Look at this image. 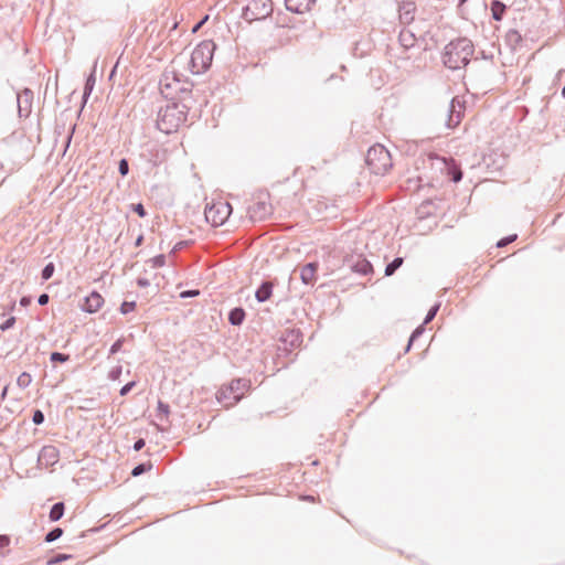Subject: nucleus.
<instances>
[{"instance_id":"39","label":"nucleus","mask_w":565,"mask_h":565,"mask_svg":"<svg viewBox=\"0 0 565 565\" xmlns=\"http://www.w3.org/2000/svg\"><path fill=\"white\" fill-rule=\"evenodd\" d=\"M124 341H125V340H124L122 338H120V339L116 340V341L111 344V347H110V349H109V355H114V354H116L117 352H119V351L121 350V348H122Z\"/></svg>"},{"instance_id":"22","label":"nucleus","mask_w":565,"mask_h":565,"mask_svg":"<svg viewBox=\"0 0 565 565\" xmlns=\"http://www.w3.org/2000/svg\"><path fill=\"white\" fill-rule=\"evenodd\" d=\"M507 6L500 0H492L491 2V14L493 20L501 21L507 11Z\"/></svg>"},{"instance_id":"35","label":"nucleus","mask_w":565,"mask_h":565,"mask_svg":"<svg viewBox=\"0 0 565 565\" xmlns=\"http://www.w3.org/2000/svg\"><path fill=\"white\" fill-rule=\"evenodd\" d=\"M151 468V465L139 463L131 470V476L139 477Z\"/></svg>"},{"instance_id":"30","label":"nucleus","mask_w":565,"mask_h":565,"mask_svg":"<svg viewBox=\"0 0 565 565\" xmlns=\"http://www.w3.org/2000/svg\"><path fill=\"white\" fill-rule=\"evenodd\" d=\"M152 268H160L166 265V256L163 254L157 255L148 260Z\"/></svg>"},{"instance_id":"5","label":"nucleus","mask_w":565,"mask_h":565,"mask_svg":"<svg viewBox=\"0 0 565 565\" xmlns=\"http://www.w3.org/2000/svg\"><path fill=\"white\" fill-rule=\"evenodd\" d=\"M215 49L216 44L212 40H204L195 46L191 54L193 74H201L210 67Z\"/></svg>"},{"instance_id":"23","label":"nucleus","mask_w":565,"mask_h":565,"mask_svg":"<svg viewBox=\"0 0 565 565\" xmlns=\"http://www.w3.org/2000/svg\"><path fill=\"white\" fill-rule=\"evenodd\" d=\"M245 319V310L241 307L233 308L228 313V321L232 326H241Z\"/></svg>"},{"instance_id":"31","label":"nucleus","mask_w":565,"mask_h":565,"mask_svg":"<svg viewBox=\"0 0 565 565\" xmlns=\"http://www.w3.org/2000/svg\"><path fill=\"white\" fill-rule=\"evenodd\" d=\"M55 271V266L53 263H49L44 266L41 273V277L43 280H49Z\"/></svg>"},{"instance_id":"53","label":"nucleus","mask_w":565,"mask_h":565,"mask_svg":"<svg viewBox=\"0 0 565 565\" xmlns=\"http://www.w3.org/2000/svg\"><path fill=\"white\" fill-rule=\"evenodd\" d=\"M21 306H28L30 303V298L23 297L20 300Z\"/></svg>"},{"instance_id":"44","label":"nucleus","mask_w":565,"mask_h":565,"mask_svg":"<svg viewBox=\"0 0 565 565\" xmlns=\"http://www.w3.org/2000/svg\"><path fill=\"white\" fill-rule=\"evenodd\" d=\"M136 385V382L135 381H131V382H128L127 384H125L121 388H120V395L121 396H126Z\"/></svg>"},{"instance_id":"27","label":"nucleus","mask_w":565,"mask_h":565,"mask_svg":"<svg viewBox=\"0 0 565 565\" xmlns=\"http://www.w3.org/2000/svg\"><path fill=\"white\" fill-rule=\"evenodd\" d=\"M248 381L247 380H244V379H236V380H233L230 384V391L232 393H236V392H239L244 388H246L248 386Z\"/></svg>"},{"instance_id":"26","label":"nucleus","mask_w":565,"mask_h":565,"mask_svg":"<svg viewBox=\"0 0 565 565\" xmlns=\"http://www.w3.org/2000/svg\"><path fill=\"white\" fill-rule=\"evenodd\" d=\"M404 259L402 257L394 258L385 267V276H392L402 265Z\"/></svg>"},{"instance_id":"13","label":"nucleus","mask_w":565,"mask_h":565,"mask_svg":"<svg viewBox=\"0 0 565 565\" xmlns=\"http://www.w3.org/2000/svg\"><path fill=\"white\" fill-rule=\"evenodd\" d=\"M416 4L412 0H403L398 4V18L402 24L408 25L415 19Z\"/></svg>"},{"instance_id":"7","label":"nucleus","mask_w":565,"mask_h":565,"mask_svg":"<svg viewBox=\"0 0 565 565\" xmlns=\"http://www.w3.org/2000/svg\"><path fill=\"white\" fill-rule=\"evenodd\" d=\"M232 212V206L226 202L213 203L206 205L204 215L209 223L213 226H221L228 218Z\"/></svg>"},{"instance_id":"1","label":"nucleus","mask_w":565,"mask_h":565,"mask_svg":"<svg viewBox=\"0 0 565 565\" xmlns=\"http://www.w3.org/2000/svg\"><path fill=\"white\" fill-rule=\"evenodd\" d=\"M189 109L190 106L185 103V98L161 107L157 117L158 129L167 135L177 131L186 121Z\"/></svg>"},{"instance_id":"54","label":"nucleus","mask_w":565,"mask_h":565,"mask_svg":"<svg viewBox=\"0 0 565 565\" xmlns=\"http://www.w3.org/2000/svg\"><path fill=\"white\" fill-rule=\"evenodd\" d=\"M7 393H8V386H4L2 392H1V399L4 401L6 396H7Z\"/></svg>"},{"instance_id":"60","label":"nucleus","mask_w":565,"mask_h":565,"mask_svg":"<svg viewBox=\"0 0 565 565\" xmlns=\"http://www.w3.org/2000/svg\"><path fill=\"white\" fill-rule=\"evenodd\" d=\"M467 0H459V6H462Z\"/></svg>"},{"instance_id":"59","label":"nucleus","mask_w":565,"mask_h":565,"mask_svg":"<svg viewBox=\"0 0 565 565\" xmlns=\"http://www.w3.org/2000/svg\"><path fill=\"white\" fill-rule=\"evenodd\" d=\"M241 396H242V395H238V394H237V395H235V396H234L235 401H236V402H237V401H239V399H241Z\"/></svg>"},{"instance_id":"3","label":"nucleus","mask_w":565,"mask_h":565,"mask_svg":"<svg viewBox=\"0 0 565 565\" xmlns=\"http://www.w3.org/2000/svg\"><path fill=\"white\" fill-rule=\"evenodd\" d=\"M159 88L161 94L170 100L186 99L192 92V84L188 81H182L179 75L173 71H164L159 81Z\"/></svg>"},{"instance_id":"55","label":"nucleus","mask_w":565,"mask_h":565,"mask_svg":"<svg viewBox=\"0 0 565 565\" xmlns=\"http://www.w3.org/2000/svg\"><path fill=\"white\" fill-rule=\"evenodd\" d=\"M142 239L143 237L142 236H139L137 239H136V245L139 246L141 243H142Z\"/></svg>"},{"instance_id":"14","label":"nucleus","mask_w":565,"mask_h":565,"mask_svg":"<svg viewBox=\"0 0 565 565\" xmlns=\"http://www.w3.org/2000/svg\"><path fill=\"white\" fill-rule=\"evenodd\" d=\"M60 452L56 447L47 445L42 447L39 452L38 461L40 465L50 467L58 461Z\"/></svg>"},{"instance_id":"56","label":"nucleus","mask_w":565,"mask_h":565,"mask_svg":"<svg viewBox=\"0 0 565 565\" xmlns=\"http://www.w3.org/2000/svg\"><path fill=\"white\" fill-rule=\"evenodd\" d=\"M116 67H117V66H115V67L113 68L111 73H110V78L114 76V74H115V72H116Z\"/></svg>"},{"instance_id":"6","label":"nucleus","mask_w":565,"mask_h":565,"mask_svg":"<svg viewBox=\"0 0 565 565\" xmlns=\"http://www.w3.org/2000/svg\"><path fill=\"white\" fill-rule=\"evenodd\" d=\"M273 13L271 0H246L242 18L247 22L264 20Z\"/></svg>"},{"instance_id":"41","label":"nucleus","mask_w":565,"mask_h":565,"mask_svg":"<svg viewBox=\"0 0 565 565\" xmlns=\"http://www.w3.org/2000/svg\"><path fill=\"white\" fill-rule=\"evenodd\" d=\"M170 412V407L168 404L159 401L158 402V416H168Z\"/></svg>"},{"instance_id":"24","label":"nucleus","mask_w":565,"mask_h":565,"mask_svg":"<svg viewBox=\"0 0 565 565\" xmlns=\"http://www.w3.org/2000/svg\"><path fill=\"white\" fill-rule=\"evenodd\" d=\"M505 41L512 49H515L522 42V35L518 30L511 29L505 34Z\"/></svg>"},{"instance_id":"43","label":"nucleus","mask_w":565,"mask_h":565,"mask_svg":"<svg viewBox=\"0 0 565 565\" xmlns=\"http://www.w3.org/2000/svg\"><path fill=\"white\" fill-rule=\"evenodd\" d=\"M134 212H136L140 217H145L147 215V211L141 203H137L132 205Z\"/></svg>"},{"instance_id":"57","label":"nucleus","mask_w":565,"mask_h":565,"mask_svg":"<svg viewBox=\"0 0 565 565\" xmlns=\"http://www.w3.org/2000/svg\"><path fill=\"white\" fill-rule=\"evenodd\" d=\"M71 140H72V134L68 135V137H67V146L70 145Z\"/></svg>"},{"instance_id":"11","label":"nucleus","mask_w":565,"mask_h":565,"mask_svg":"<svg viewBox=\"0 0 565 565\" xmlns=\"http://www.w3.org/2000/svg\"><path fill=\"white\" fill-rule=\"evenodd\" d=\"M33 92L30 88H24L17 94L18 114L20 117H29L32 110Z\"/></svg>"},{"instance_id":"25","label":"nucleus","mask_w":565,"mask_h":565,"mask_svg":"<svg viewBox=\"0 0 565 565\" xmlns=\"http://www.w3.org/2000/svg\"><path fill=\"white\" fill-rule=\"evenodd\" d=\"M64 511H65V505L63 502L54 503L50 510V514H49L50 521H52V522L58 521L63 516Z\"/></svg>"},{"instance_id":"49","label":"nucleus","mask_w":565,"mask_h":565,"mask_svg":"<svg viewBox=\"0 0 565 565\" xmlns=\"http://www.w3.org/2000/svg\"><path fill=\"white\" fill-rule=\"evenodd\" d=\"M137 285L141 288H146V287L150 286V281H149V279H147L145 277H138Z\"/></svg>"},{"instance_id":"9","label":"nucleus","mask_w":565,"mask_h":565,"mask_svg":"<svg viewBox=\"0 0 565 565\" xmlns=\"http://www.w3.org/2000/svg\"><path fill=\"white\" fill-rule=\"evenodd\" d=\"M463 113L465 103L461 102L458 97H454L448 107V118L446 121V126L449 129L457 127L463 117Z\"/></svg>"},{"instance_id":"18","label":"nucleus","mask_w":565,"mask_h":565,"mask_svg":"<svg viewBox=\"0 0 565 565\" xmlns=\"http://www.w3.org/2000/svg\"><path fill=\"white\" fill-rule=\"evenodd\" d=\"M273 284L270 281H263L255 292L258 302L267 301L273 294Z\"/></svg>"},{"instance_id":"51","label":"nucleus","mask_w":565,"mask_h":565,"mask_svg":"<svg viewBox=\"0 0 565 565\" xmlns=\"http://www.w3.org/2000/svg\"><path fill=\"white\" fill-rule=\"evenodd\" d=\"M10 543V540L7 535H0V551L6 547Z\"/></svg>"},{"instance_id":"16","label":"nucleus","mask_w":565,"mask_h":565,"mask_svg":"<svg viewBox=\"0 0 565 565\" xmlns=\"http://www.w3.org/2000/svg\"><path fill=\"white\" fill-rule=\"evenodd\" d=\"M104 303V298L97 292L93 291L89 296L85 298L83 310L93 313L98 311Z\"/></svg>"},{"instance_id":"20","label":"nucleus","mask_w":565,"mask_h":565,"mask_svg":"<svg viewBox=\"0 0 565 565\" xmlns=\"http://www.w3.org/2000/svg\"><path fill=\"white\" fill-rule=\"evenodd\" d=\"M443 162L445 164V168L447 170V174L454 182H459L462 179V172L461 170L455 164L454 160L450 159V161H447L446 159H443Z\"/></svg>"},{"instance_id":"33","label":"nucleus","mask_w":565,"mask_h":565,"mask_svg":"<svg viewBox=\"0 0 565 565\" xmlns=\"http://www.w3.org/2000/svg\"><path fill=\"white\" fill-rule=\"evenodd\" d=\"M423 333H424V327H423V326H420V327L416 328V329L413 331V333H412V334H411V337H409L408 344H407V347H406V349H405V352H408V351H409V349H411V347H412L413 342H414L418 337H420Z\"/></svg>"},{"instance_id":"46","label":"nucleus","mask_w":565,"mask_h":565,"mask_svg":"<svg viewBox=\"0 0 565 565\" xmlns=\"http://www.w3.org/2000/svg\"><path fill=\"white\" fill-rule=\"evenodd\" d=\"M14 322H15V318H14V317H10L9 319H7V320H6V321L0 326V329H1L2 331H7V330H9L10 328H12V327H13Z\"/></svg>"},{"instance_id":"21","label":"nucleus","mask_w":565,"mask_h":565,"mask_svg":"<svg viewBox=\"0 0 565 565\" xmlns=\"http://www.w3.org/2000/svg\"><path fill=\"white\" fill-rule=\"evenodd\" d=\"M96 67H97V61H95L93 72L89 74V76L87 77V79L85 82L84 93H83V102L84 103H86L87 98L89 97V95L92 94V92L94 89L95 82H96V77H95Z\"/></svg>"},{"instance_id":"4","label":"nucleus","mask_w":565,"mask_h":565,"mask_svg":"<svg viewBox=\"0 0 565 565\" xmlns=\"http://www.w3.org/2000/svg\"><path fill=\"white\" fill-rule=\"evenodd\" d=\"M365 162L374 174L383 175L393 166L390 151L382 145L372 146L366 153Z\"/></svg>"},{"instance_id":"15","label":"nucleus","mask_w":565,"mask_h":565,"mask_svg":"<svg viewBox=\"0 0 565 565\" xmlns=\"http://www.w3.org/2000/svg\"><path fill=\"white\" fill-rule=\"evenodd\" d=\"M316 0H285L286 9L290 12L302 14L311 9Z\"/></svg>"},{"instance_id":"12","label":"nucleus","mask_w":565,"mask_h":565,"mask_svg":"<svg viewBox=\"0 0 565 565\" xmlns=\"http://www.w3.org/2000/svg\"><path fill=\"white\" fill-rule=\"evenodd\" d=\"M348 266L352 271L362 276H367L373 273L372 264L362 255L352 256L348 259Z\"/></svg>"},{"instance_id":"50","label":"nucleus","mask_w":565,"mask_h":565,"mask_svg":"<svg viewBox=\"0 0 565 565\" xmlns=\"http://www.w3.org/2000/svg\"><path fill=\"white\" fill-rule=\"evenodd\" d=\"M50 300V297L47 294H41L38 298V302L40 306H45Z\"/></svg>"},{"instance_id":"45","label":"nucleus","mask_w":565,"mask_h":565,"mask_svg":"<svg viewBox=\"0 0 565 565\" xmlns=\"http://www.w3.org/2000/svg\"><path fill=\"white\" fill-rule=\"evenodd\" d=\"M200 294L199 290L196 289H191V290H184L180 294V297L182 299H185V298H192V297H196L198 295Z\"/></svg>"},{"instance_id":"32","label":"nucleus","mask_w":565,"mask_h":565,"mask_svg":"<svg viewBox=\"0 0 565 565\" xmlns=\"http://www.w3.org/2000/svg\"><path fill=\"white\" fill-rule=\"evenodd\" d=\"M50 360L53 363H64L70 360V355L61 352H52Z\"/></svg>"},{"instance_id":"19","label":"nucleus","mask_w":565,"mask_h":565,"mask_svg":"<svg viewBox=\"0 0 565 565\" xmlns=\"http://www.w3.org/2000/svg\"><path fill=\"white\" fill-rule=\"evenodd\" d=\"M398 42L405 50L413 47L416 44V38L409 30L403 29L398 35Z\"/></svg>"},{"instance_id":"48","label":"nucleus","mask_w":565,"mask_h":565,"mask_svg":"<svg viewBox=\"0 0 565 565\" xmlns=\"http://www.w3.org/2000/svg\"><path fill=\"white\" fill-rule=\"evenodd\" d=\"M145 445H146L145 439L139 438V439H137V440L135 441V444H134V450H136V451H140V450L145 447Z\"/></svg>"},{"instance_id":"2","label":"nucleus","mask_w":565,"mask_h":565,"mask_svg":"<svg viewBox=\"0 0 565 565\" xmlns=\"http://www.w3.org/2000/svg\"><path fill=\"white\" fill-rule=\"evenodd\" d=\"M475 52L472 42L467 38H460L449 42L444 50V65L450 70L465 67Z\"/></svg>"},{"instance_id":"28","label":"nucleus","mask_w":565,"mask_h":565,"mask_svg":"<svg viewBox=\"0 0 565 565\" xmlns=\"http://www.w3.org/2000/svg\"><path fill=\"white\" fill-rule=\"evenodd\" d=\"M32 382V377L28 372H22L17 380V384L20 388H26Z\"/></svg>"},{"instance_id":"29","label":"nucleus","mask_w":565,"mask_h":565,"mask_svg":"<svg viewBox=\"0 0 565 565\" xmlns=\"http://www.w3.org/2000/svg\"><path fill=\"white\" fill-rule=\"evenodd\" d=\"M63 535V530L61 527H54L46 535H45V542L52 543L60 539Z\"/></svg>"},{"instance_id":"58","label":"nucleus","mask_w":565,"mask_h":565,"mask_svg":"<svg viewBox=\"0 0 565 565\" xmlns=\"http://www.w3.org/2000/svg\"><path fill=\"white\" fill-rule=\"evenodd\" d=\"M562 96L565 98V84L564 87L562 88Z\"/></svg>"},{"instance_id":"17","label":"nucleus","mask_w":565,"mask_h":565,"mask_svg":"<svg viewBox=\"0 0 565 565\" xmlns=\"http://www.w3.org/2000/svg\"><path fill=\"white\" fill-rule=\"evenodd\" d=\"M318 263H308L300 269V279L306 285H312L316 281Z\"/></svg>"},{"instance_id":"38","label":"nucleus","mask_w":565,"mask_h":565,"mask_svg":"<svg viewBox=\"0 0 565 565\" xmlns=\"http://www.w3.org/2000/svg\"><path fill=\"white\" fill-rule=\"evenodd\" d=\"M516 238H518V235H516V234H512V235H509V236H507V237H503V238H501V239L497 243V247H499V248L505 247V246H507V245H509L510 243L514 242Z\"/></svg>"},{"instance_id":"36","label":"nucleus","mask_w":565,"mask_h":565,"mask_svg":"<svg viewBox=\"0 0 565 565\" xmlns=\"http://www.w3.org/2000/svg\"><path fill=\"white\" fill-rule=\"evenodd\" d=\"M136 309V301H124L120 306V312L127 315Z\"/></svg>"},{"instance_id":"10","label":"nucleus","mask_w":565,"mask_h":565,"mask_svg":"<svg viewBox=\"0 0 565 565\" xmlns=\"http://www.w3.org/2000/svg\"><path fill=\"white\" fill-rule=\"evenodd\" d=\"M273 213V206L266 200H257L248 207V214L250 218L256 221H263Z\"/></svg>"},{"instance_id":"52","label":"nucleus","mask_w":565,"mask_h":565,"mask_svg":"<svg viewBox=\"0 0 565 565\" xmlns=\"http://www.w3.org/2000/svg\"><path fill=\"white\" fill-rule=\"evenodd\" d=\"M207 19H209V15H205L200 22H198L193 26V32H196L206 22Z\"/></svg>"},{"instance_id":"37","label":"nucleus","mask_w":565,"mask_h":565,"mask_svg":"<svg viewBox=\"0 0 565 565\" xmlns=\"http://www.w3.org/2000/svg\"><path fill=\"white\" fill-rule=\"evenodd\" d=\"M118 171L122 177H126L129 173V163L127 159H120L118 163Z\"/></svg>"},{"instance_id":"40","label":"nucleus","mask_w":565,"mask_h":565,"mask_svg":"<svg viewBox=\"0 0 565 565\" xmlns=\"http://www.w3.org/2000/svg\"><path fill=\"white\" fill-rule=\"evenodd\" d=\"M44 419H45V416L43 414L42 411L40 409H35L33 412V416H32V422L35 424V425H41L44 423Z\"/></svg>"},{"instance_id":"47","label":"nucleus","mask_w":565,"mask_h":565,"mask_svg":"<svg viewBox=\"0 0 565 565\" xmlns=\"http://www.w3.org/2000/svg\"><path fill=\"white\" fill-rule=\"evenodd\" d=\"M68 557H70V555H66V554H57L55 557H53L49 561V564L60 563V562L67 559Z\"/></svg>"},{"instance_id":"8","label":"nucleus","mask_w":565,"mask_h":565,"mask_svg":"<svg viewBox=\"0 0 565 565\" xmlns=\"http://www.w3.org/2000/svg\"><path fill=\"white\" fill-rule=\"evenodd\" d=\"M279 340L281 344L278 350L288 353L302 343V334L299 330L287 329L281 332Z\"/></svg>"},{"instance_id":"34","label":"nucleus","mask_w":565,"mask_h":565,"mask_svg":"<svg viewBox=\"0 0 565 565\" xmlns=\"http://www.w3.org/2000/svg\"><path fill=\"white\" fill-rule=\"evenodd\" d=\"M440 308V303H436L427 312L425 319H424V324H428L437 315L438 310Z\"/></svg>"},{"instance_id":"42","label":"nucleus","mask_w":565,"mask_h":565,"mask_svg":"<svg viewBox=\"0 0 565 565\" xmlns=\"http://www.w3.org/2000/svg\"><path fill=\"white\" fill-rule=\"evenodd\" d=\"M121 372H122V367L120 365H117L110 370L108 377L113 381H116L120 377Z\"/></svg>"}]
</instances>
